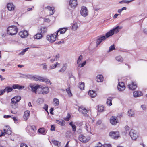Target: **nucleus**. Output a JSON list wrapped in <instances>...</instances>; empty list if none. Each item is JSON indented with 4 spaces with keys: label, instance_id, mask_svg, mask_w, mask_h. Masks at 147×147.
Masks as SVG:
<instances>
[{
    "label": "nucleus",
    "instance_id": "obj_1",
    "mask_svg": "<svg viewBox=\"0 0 147 147\" xmlns=\"http://www.w3.org/2000/svg\"><path fill=\"white\" fill-rule=\"evenodd\" d=\"M121 28V27L117 26L107 33L105 35L100 36L96 40V44L97 45H99L102 41L105 40L109 37L113 35L114 33L116 34L118 33L119 32V30Z\"/></svg>",
    "mask_w": 147,
    "mask_h": 147
},
{
    "label": "nucleus",
    "instance_id": "obj_2",
    "mask_svg": "<svg viewBox=\"0 0 147 147\" xmlns=\"http://www.w3.org/2000/svg\"><path fill=\"white\" fill-rule=\"evenodd\" d=\"M8 34L11 35L16 34L18 32L17 27L14 26H12L9 27L7 30Z\"/></svg>",
    "mask_w": 147,
    "mask_h": 147
},
{
    "label": "nucleus",
    "instance_id": "obj_3",
    "mask_svg": "<svg viewBox=\"0 0 147 147\" xmlns=\"http://www.w3.org/2000/svg\"><path fill=\"white\" fill-rule=\"evenodd\" d=\"M58 35L55 32L50 35H49L47 36V39L50 43H53L58 38L57 37Z\"/></svg>",
    "mask_w": 147,
    "mask_h": 147
},
{
    "label": "nucleus",
    "instance_id": "obj_4",
    "mask_svg": "<svg viewBox=\"0 0 147 147\" xmlns=\"http://www.w3.org/2000/svg\"><path fill=\"white\" fill-rule=\"evenodd\" d=\"M129 135L133 140H136L138 137V134L136 131L132 129L129 132Z\"/></svg>",
    "mask_w": 147,
    "mask_h": 147
},
{
    "label": "nucleus",
    "instance_id": "obj_5",
    "mask_svg": "<svg viewBox=\"0 0 147 147\" xmlns=\"http://www.w3.org/2000/svg\"><path fill=\"white\" fill-rule=\"evenodd\" d=\"M41 86L39 85H34L32 84H30L29 86V88L31 89L32 91L34 93L36 94V90L38 88H40Z\"/></svg>",
    "mask_w": 147,
    "mask_h": 147
},
{
    "label": "nucleus",
    "instance_id": "obj_6",
    "mask_svg": "<svg viewBox=\"0 0 147 147\" xmlns=\"http://www.w3.org/2000/svg\"><path fill=\"white\" fill-rule=\"evenodd\" d=\"M80 13L83 17H85L88 14V11L86 7L82 6L81 7L80 11Z\"/></svg>",
    "mask_w": 147,
    "mask_h": 147
},
{
    "label": "nucleus",
    "instance_id": "obj_7",
    "mask_svg": "<svg viewBox=\"0 0 147 147\" xmlns=\"http://www.w3.org/2000/svg\"><path fill=\"white\" fill-rule=\"evenodd\" d=\"M109 134L112 138L115 140L120 137L119 132L118 131L110 132Z\"/></svg>",
    "mask_w": 147,
    "mask_h": 147
},
{
    "label": "nucleus",
    "instance_id": "obj_8",
    "mask_svg": "<svg viewBox=\"0 0 147 147\" xmlns=\"http://www.w3.org/2000/svg\"><path fill=\"white\" fill-rule=\"evenodd\" d=\"M78 111L79 112L84 114L85 116H88L87 114L88 110L83 107H79L78 108Z\"/></svg>",
    "mask_w": 147,
    "mask_h": 147
},
{
    "label": "nucleus",
    "instance_id": "obj_9",
    "mask_svg": "<svg viewBox=\"0 0 147 147\" xmlns=\"http://www.w3.org/2000/svg\"><path fill=\"white\" fill-rule=\"evenodd\" d=\"M78 139L80 141L84 143L87 142L90 139L89 138H86L83 134L80 135L79 136Z\"/></svg>",
    "mask_w": 147,
    "mask_h": 147
},
{
    "label": "nucleus",
    "instance_id": "obj_10",
    "mask_svg": "<svg viewBox=\"0 0 147 147\" xmlns=\"http://www.w3.org/2000/svg\"><path fill=\"white\" fill-rule=\"evenodd\" d=\"M7 126H6L5 127V128L3 129L4 132H3L2 130H1V134L0 135V137L1 136H2L5 135V134L10 135L11 134V129L9 130L8 129V131H7Z\"/></svg>",
    "mask_w": 147,
    "mask_h": 147
},
{
    "label": "nucleus",
    "instance_id": "obj_11",
    "mask_svg": "<svg viewBox=\"0 0 147 147\" xmlns=\"http://www.w3.org/2000/svg\"><path fill=\"white\" fill-rule=\"evenodd\" d=\"M110 123L113 125H116L118 123L119 121L117 117H116L112 116L110 119Z\"/></svg>",
    "mask_w": 147,
    "mask_h": 147
},
{
    "label": "nucleus",
    "instance_id": "obj_12",
    "mask_svg": "<svg viewBox=\"0 0 147 147\" xmlns=\"http://www.w3.org/2000/svg\"><path fill=\"white\" fill-rule=\"evenodd\" d=\"M69 5L71 8H75L77 5V0H70Z\"/></svg>",
    "mask_w": 147,
    "mask_h": 147
},
{
    "label": "nucleus",
    "instance_id": "obj_13",
    "mask_svg": "<svg viewBox=\"0 0 147 147\" xmlns=\"http://www.w3.org/2000/svg\"><path fill=\"white\" fill-rule=\"evenodd\" d=\"M42 90V92H38L39 94H46L49 92V88L47 87H44L40 86V88Z\"/></svg>",
    "mask_w": 147,
    "mask_h": 147
},
{
    "label": "nucleus",
    "instance_id": "obj_14",
    "mask_svg": "<svg viewBox=\"0 0 147 147\" xmlns=\"http://www.w3.org/2000/svg\"><path fill=\"white\" fill-rule=\"evenodd\" d=\"M19 35L21 38H25L28 36V33L27 31L24 30L20 32Z\"/></svg>",
    "mask_w": 147,
    "mask_h": 147
},
{
    "label": "nucleus",
    "instance_id": "obj_15",
    "mask_svg": "<svg viewBox=\"0 0 147 147\" xmlns=\"http://www.w3.org/2000/svg\"><path fill=\"white\" fill-rule=\"evenodd\" d=\"M118 90L120 91H123L125 89V87L124 83L121 82L119 83L117 87Z\"/></svg>",
    "mask_w": 147,
    "mask_h": 147
},
{
    "label": "nucleus",
    "instance_id": "obj_16",
    "mask_svg": "<svg viewBox=\"0 0 147 147\" xmlns=\"http://www.w3.org/2000/svg\"><path fill=\"white\" fill-rule=\"evenodd\" d=\"M21 99L20 96H15L13 97L11 99V103H17L19 102Z\"/></svg>",
    "mask_w": 147,
    "mask_h": 147
},
{
    "label": "nucleus",
    "instance_id": "obj_17",
    "mask_svg": "<svg viewBox=\"0 0 147 147\" xmlns=\"http://www.w3.org/2000/svg\"><path fill=\"white\" fill-rule=\"evenodd\" d=\"M67 28H59L57 31L56 34L58 35L59 32H60V34H64L66 31L67 30Z\"/></svg>",
    "mask_w": 147,
    "mask_h": 147
},
{
    "label": "nucleus",
    "instance_id": "obj_18",
    "mask_svg": "<svg viewBox=\"0 0 147 147\" xmlns=\"http://www.w3.org/2000/svg\"><path fill=\"white\" fill-rule=\"evenodd\" d=\"M84 128L86 129L87 131L89 133H92V130L91 129L90 126L88 123H86L84 127Z\"/></svg>",
    "mask_w": 147,
    "mask_h": 147
},
{
    "label": "nucleus",
    "instance_id": "obj_19",
    "mask_svg": "<svg viewBox=\"0 0 147 147\" xmlns=\"http://www.w3.org/2000/svg\"><path fill=\"white\" fill-rule=\"evenodd\" d=\"M46 8L48 11L49 15H52L54 14L55 12L54 7H51L49 6H48Z\"/></svg>",
    "mask_w": 147,
    "mask_h": 147
},
{
    "label": "nucleus",
    "instance_id": "obj_20",
    "mask_svg": "<svg viewBox=\"0 0 147 147\" xmlns=\"http://www.w3.org/2000/svg\"><path fill=\"white\" fill-rule=\"evenodd\" d=\"M30 112L28 110L25 111L24 112L23 117L24 119L26 121L29 118L30 116Z\"/></svg>",
    "mask_w": 147,
    "mask_h": 147
},
{
    "label": "nucleus",
    "instance_id": "obj_21",
    "mask_svg": "<svg viewBox=\"0 0 147 147\" xmlns=\"http://www.w3.org/2000/svg\"><path fill=\"white\" fill-rule=\"evenodd\" d=\"M67 67V63H65L63 64L62 67L58 71L59 72L63 73L66 69Z\"/></svg>",
    "mask_w": 147,
    "mask_h": 147
},
{
    "label": "nucleus",
    "instance_id": "obj_22",
    "mask_svg": "<svg viewBox=\"0 0 147 147\" xmlns=\"http://www.w3.org/2000/svg\"><path fill=\"white\" fill-rule=\"evenodd\" d=\"M25 87L23 86H21L18 84H14L12 86V88L14 89H17L19 90H22Z\"/></svg>",
    "mask_w": 147,
    "mask_h": 147
},
{
    "label": "nucleus",
    "instance_id": "obj_23",
    "mask_svg": "<svg viewBox=\"0 0 147 147\" xmlns=\"http://www.w3.org/2000/svg\"><path fill=\"white\" fill-rule=\"evenodd\" d=\"M104 78L102 75H98L96 78V80L98 82H101L103 80Z\"/></svg>",
    "mask_w": 147,
    "mask_h": 147
},
{
    "label": "nucleus",
    "instance_id": "obj_24",
    "mask_svg": "<svg viewBox=\"0 0 147 147\" xmlns=\"http://www.w3.org/2000/svg\"><path fill=\"white\" fill-rule=\"evenodd\" d=\"M7 7L9 10L11 11L14 9L15 6L12 3H10L7 4Z\"/></svg>",
    "mask_w": 147,
    "mask_h": 147
},
{
    "label": "nucleus",
    "instance_id": "obj_25",
    "mask_svg": "<svg viewBox=\"0 0 147 147\" xmlns=\"http://www.w3.org/2000/svg\"><path fill=\"white\" fill-rule=\"evenodd\" d=\"M133 94L134 96L135 97L141 96L143 95L142 92L139 91H134V92Z\"/></svg>",
    "mask_w": 147,
    "mask_h": 147
},
{
    "label": "nucleus",
    "instance_id": "obj_26",
    "mask_svg": "<svg viewBox=\"0 0 147 147\" xmlns=\"http://www.w3.org/2000/svg\"><path fill=\"white\" fill-rule=\"evenodd\" d=\"M129 88L132 90H134L137 88V86L136 84H135L134 82H132V84L128 85Z\"/></svg>",
    "mask_w": 147,
    "mask_h": 147
},
{
    "label": "nucleus",
    "instance_id": "obj_27",
    "mask_svg": "<svg viewBox=\"0 0 147 147\" xmlns=\"http://www.w3.org/2000/svg\"><path fill=\"white\" fill-rule=\"evenodd\" d=\"M88 94L92 98L95 97L96 95V92L93 90H90L88 92Z\"/></svg>",
    "mask_w": 147,
    "mask_h": 147
},
{
    "label": "nucleus",
    "instance_id": "obj_28",
    "mask_svg": "<svg viewBox=\"0 0 147 147\" xmlns=\"http://www.w3.org/2000/svg\"><path fill=\"white\" fill-rule=\"evenodd\" d=\"M78 87L81 90H84V83L83 82H79L78 84Z\"/></svg>",
    "mask_w": 147,
    "mask_h": 147
},
{
    "label": "nucleus",
    "instance_id": "obj_29",
    "mask_svg": "<svg viewBox=\"0 0 147 147\" xmlns=\"http://www.w3.org/2000/svg\"><path fill=\"white\" fill-rule=\"evenodd\" d=\"M51 142L53 144L58 147L60 146L61 144V143L60 142L54 140H52L51 141Z\"/></svg>",
    "mask_w": 147,
    "mask_h": 147
},
{
    "label": "nucleus",
    "instance_id": "obj_30",
    "mask_svg": "<svg viewBox=\"0 0 147 147\" xmlns=\"http://www.w3.org/2000/svg\"><path fill=\"white\" fill-rule=\"evenodd\" d=\"M47 31V28L45 27H41L39 30V32L42 34L46 33Z\"/></svg>",
    "mask_w": 147,
    "mask_h": 147
},
{
    "label": "nucleus",
    "instance_id": "obj_31",
    "mask_svg": "<svg viewBox=\"0 0 147 147\" xmlns=\"http://www.w3.org/2000/svg\"><path fill=\"white\" fill-rule=\"evenodd\" d=\"M53 103L54 106H57L59 103V100L58 99L55 98L53 99Z\"/></svg>",
    "mask_w": 147,
    "mask_h": 147
},
{
    "label": "nucleus",
    "instance_id": "obj_32",
    "mask_svg": "<svg viewBox=\"0 0 147 147\" xmlns=\"http://www.w3.org/2000/svg\"><path fill=\"white\" fill-rule=\"evenodd\" d=\"M113 99V97H109L107 100V104L108 105L110 106L112 105V100Z\"/></svg>",
    "mask_w": 147,
    "mask_h": 147
},
{
    "label": "nucleus",
    "instance_id": "obj_33",
    "mask_svg": "<svg viewBox=\"0 0 147 147\" xmlns=\"http://www.w3.org/2000/svg\"><path fill=\"white\" fill-rule=\"evenodd\" d=\"M43 36L42 34H41V33H40L37 34L34 36V37L35 39H40Z\"/></svg>",
    "mask_w": 147,
    "mask_h": 147
},
{
    "label": "nucleus",
    "instance_id": "obj_34",
    "mask_svg": "<svg viewBox=\"0 0 147 147\" xmlns=\"http://www.w3.org/2000/svg\"><path fill=\"white\" fill-rule=\"evenodd\" d=\"M12 87L7 86L4 89L5 92L7 91V93L10 92L13 90Z\"/></svg>",
    "mask_w": 147,
    "mask_h": 147
},
{
    "label": "nucleus",
    "instance_id": "obj_35",
    "mask_svg": "<svg viewBox=\"0 0 147 147\" xmlns=\"http://www.w3.org/2000/svg\"><path fill=\"white\" fill-rule=\"evenodd\" d=\"M38 132L41 134H45L46 133V130L44 128H40L38 130Z\"/></svg>",
    "mask_w": 147,
    "mask_h": 147
},
{
    "label": "nucleus",
    "instance_id": "obj_36",
    "mask_svg": "<svg viewBox=\"0 0 147 147\" xmlns=\"http://www.w3.org/2000/svg\"><path fill=\"white\" fill-rule=\"evenodd\" d=\"M57 123L61 126H64L65 125V123L64 121L62 120H57Z\"/></svg>",
    "mask_w": 147,
    "mask_h": 147
},
{
    "label": "nucleus",
    "instance_id": "obj_37",
    "mask_svg": "<svg viewBox=\"0 0 147 147\" xmlns=\"http://www.w3.org/2000/svg\"><path fill=\"white\" fill-rule=\"evenodd\" d=\"M69 125H70L71 126L72 128L73 131L74 132L76 131V127L75 125L73 124V122H70L69 123Z\"/></svg>",
    "mask_w": 147,
    "mask_h": 147
},
{
    "label": "nucleus",
    "instance_id": "obj_38",
    "mask_svg": "<svg viewBox=\"0 0 147 147\" xmlns=\"http://www.w3.org/2000/svg\"><path fill=\"white\" fill-rule=\"evenodd\" d=\"M128 116L130 117L134 116V113L133 111L131 109L128 111Z\"/></svg>",
    "mask_w": 147,
    "mask_h": 147
},
{
    "label": "nucleus",
    "instance_id": "obj_39",
    "mask_svg": "<svg viewBox=\"0 0 147 147\" xmlns=\"http://www.w3.org/2000/svg\"><path fill=\"white\" fill-rule=\"evenodd\" d=\"M97 109L98 111H102L104 110V107L103 106L99 105L98 106Z\"/></svg>",
    "mask_w": 147,
    "mask_h": 147
},
{
    "label": "nucleus",
    "instance_id": "obj_40",
    "mask_svg": "<svg viewBox=\"0 0 147 147\" xmlns=\"http://www.w3.org/2000/svg\"><path fill=\"white\" fill-rule=\"evenodd\" d=\"M116 59L119 62H122L123 61V58L120 56L117 57H116Z\"/></svg>",
    "mask_w": 147,
    "mask_h": 147
},
{
    "label": "nucleus",
    "instance_id": "obj_41",
    "mask_svg": "<svg viewBox=\"0 0 147 147\" xmlns=\"http://www.w3.org/2000/svg\"><path fill=\"white\" fill-rule=\"evenodd\" d=\"M11 105L13 109H16L18 107V104L17 103H11Z\"/></svg>",
    "mask_w": 147,
    "mask_h": 147
},
{
    "label": "nucleus",
    "instance_id": "obj_42",
    "mask_svg": "<svg viewBox=\"0 0 147 147\" xmlns=\"http://www.w3.org/2000/svg\"><path fill=\"white\" fill-rule=\"evenodd\" d=\"M66 91L69 97H71L72 96V94L69 88H68L66 89Z\"/></svg>",
    "mask_w": 147,
    "mask_h": 147
},
{
    "label": "nucleus",
    "instance_id": "obj_43",
    "mask_svg": "<svg viewBox=\"0 0 147 147\" xmlns=\"http://www.w3.org/2000/svg\"><path fill=\"white\" fill-rule=\"evenodd\" d=\"M43 82H45L47 84H51V82L49 79L47 78H44Z\"/></svg>",
    "mask_w": 147,
    "mask_h": 147
},
{
    "label": "nucleus",
    "instance_id": "obj_44",
    "mask_svg": "<svg viewBox=\"0 0 147 147\" xmlns=\"http://www.w3.org/2000/svg\"><path fill=\"white\" fill-rule=\"evenodd\" d=\"M22 76L23 78H30L31 77V75L28 74H22Z\"/></svg>",
    "mask_w": 147,
    "mask_h": 147
},
{
    "label": "nucleus",
    "instance_id": "obj_45",
    "mask_svg": "<svg viewBox=\"0 0 147 147\" xmlns=\"http://www.w3.org/2000/svg\"><path fill=\"white\" fill-rule=\"evenodd\" d=\"M78 28V26L77 23H75L73 25L72 29L74 30H76Z\"/></svg>",
    "mask_w": 147,
    "mask_h": 147
},
{
    "label": "nucleus",
    "instance_id": "obj_46",
    "mask_svg": "<svg viewBox=\"0 0 147 147\" xmlns=\"http://www.w3.org/2000/svg\"><path fill=\"white\" fill-rule=\"evenodd\" d=\"M82 59V55H81L78 58V59L77 61V64H78V65H80V64L79 63L80 62V61H81Z\"/></svg>",
    "mask_w": 147,
    "mask_h": 147
},
{
    "label": "nucleus",
    "instance_id": "obj_47",
    "mask_svg": "<svg viewBox=\"0 0 147 147\" xmlns=\"http://www.w3.org/2000/svg\"><path fill=\"white\" fill-rule=\"evenodd\" d=\"M115 49V48L114 47V45H112L109 47V52Z\"/></svg>",
    "mask_w": 147,
    "mask_h": 147
},
{
    "label": "nucleus",
    "instance_id": "obj_48",
    "mask_svg": "<svg viewBox=\"0 0 147 147\" xmlns=\"http://www.w3.org/2000/svg\"><path fill=\"white\" fill-rule=\"evenodd\" d=\"M86 63V61H85L82 64H80V65H78V67H82L84 66Z\"/></svg>",
    "mask_w": 147,
    "mask_h": 147
},
{
    "label": "nucleus",
    "instance_id": "obj_49",
    "mask_svg": "<svg viewBox=\"0 0 147 147\" xmlns=\"http://www.w3.org/2000/svg\"><path fill=\"white\" fill-rule=\"evenodd\" d=\"M70 115L69 114H68L67 115V116L64 119L66 121H68L69 120L70 118Z\"/></svg>",
    "mask_w": 147,
    "mask_h": 147
},
{
    "label": "nucleus",
    "instance_id": "obj_50",
    "mask_svg": "<svg viewBox=\"0 0 147 147\" xmlns=\"http://www.w3.org/2000/svg\"><path fill=\"white\" fill-rule=\"evenodd\" d=\"M43 109L48 113V112L47 111L48 106V105L47 104H45L44 105L43 107Z\"/></svg>",
    "mask_w": 147,
    "mask_h": 147
},
{
    "label": "nucleus",
    "instance_id": "obj_51",
    "mask_svg": "<svg viewBox=\"0 0 147 147\" xmlns=\"http://www.w3.org/2000/svg\"><path fill=\"white\" fill-rule=\"evenodd\" d=\"M44 78L40 77L39 76H38V80L40 81H42L43 82L44 80Z\"/></svg>",
    "mask_w": 147,
    "mask_h": 147
},
{
    "label": "nucleus",
    "instance_id": "obj_52",
    "mask_svg": "<svg viewBox=\"0 0 147 147\" xmlns=\"http://www.w3.org/2000/svg\"><path fill=\"white\" fill-rule=\"evenodd\" d=\"M38 76H33L32 79L35 81H38Z\"/></svg>",
    "mask_w": 147,
    "mask_h": 147
},
{
    "label": "nucleus",
    "instance_id": "obj_53",
    "mask_svg": "<svg viewBox=\"0 0 147 147\" xmlns=\"http://www.w3.org/2000/svg\"><path fill=\"white\" fill-rule=\"evenodd\" d=\"M104 147H111V146L110 144H105L103 145Z\"/></svg>",
    "mask_w": 147,
    "mask_h": 147
},
{
    "label": "nucleus",
    "instance_id": "obj_54",
    "mask_svg": "<svg viewBox=\"0 0 147 147\" xmlns=\"http://www.w3.org/2000/svg\"><path fill=\"white\" fill-rule=\"evenodd\" d=\"M31 129L32 130L34 131L36 130V127L35 126H32L31 127Z\"/></svg>",
    "mask_w": 147,
    "mask_h": 147
},
{
    "label": "nucleus",
    "instance_id": "obj_55",
    "mask_svg": "<svg viewBox=\"0 0 147 147\" xmlns=\"http://www.w3.org/2000/svg\"><path fill=\"white\" fill-rule=\"evenodd\" d=\"M141 107L143 110H145L146 109V106L145 105H142L141 106Z\"/></svg>",
    "mask_w": 147,
    "mask_h": 147
},
{
    "label": "nucleus",
    "instance_id": "obj_56",
    "mask_svg": "<svg viewBox=\"0 0 147 147\" xmlns=\"http://www.w3.org/2000/svg\"><path fill=\"white\" fill-rule=\"evenodd\" d=\"M12 119H13L15 122V123H18V121L17 119L15 117H13L12 118Z\"/></svg>",
    "mask_w": 147,
    "mask_h": 147
},
{
    "label": "nucleus",
    "instance_id": "obj_57",
    "mask_svg": "<svg viewBox=\"0 0 147 147\" xmlns=\"http://www.w3.org/2000/svg\"><path fill=\"white\" fill-rule=\"evenodd\" d=\"M5 92L4 90H0V96L2 95Z\"/></svg>",
    "mask_w": 147,
    "mask_h": 147
},
{
    "label": "nucleus",
    "instance_id": "obj_58",
    "mask_svg": "<svg viewBox=\"0 0 147 147\" xmlns=\"http://www.w3.org/2000/svg\"><path fill=\"white\" fill-rule=\"evenodd\" d=\"M20 147H28L27 145L24 143H22L21 144Z\"/></svg>",
    "mask_w": 147,
    "mask_h": 147
},
{
    "label": "nucleus",
    "instance_id": "obj_59",
    "mask_svg": "<svg viewBox=\"0 0 147 147\" xmlns=\"http://www.w3.org/2000/svg\"><path fill=\"white\" fill-rule=\"evenodd\" d=\"M43 66V68L44 70H46L47 69V65L45 63H44L42 64Z\"/></svg>",
    "mask_w": 147,
    "mask_h": 147
},
{
    "label": "nucleus",
    "instance_id": "obj_60",
    "mask_svg": "<svg viewBox=\"0 0 147 147\" xmlns=\"http://www.w3.org/2000/svg\"><path fill=\"white\" fill-rule=\"evenodd\" d=\"M51 131H54L55 130V127L53 125H51Z\"/></svg>",
    "mask_w": 147,
    "mask_h": 147
},
{
    "label": "nucleus",
    "instance_id": "obj_61",
    "mask_svg": "<svg viewBox=\"0 0 147 147\" xmlns=\"http://www.w3.org/2000/svg\"><path fill=\"white\" fill-rule=\"evenodd\" d=\"M60 57V55L59 54H58L56 55L55 57H54V58L56 59L57 60V59H59Z\"/></svg>",
    "mask_w": 147,
    "mask_h": 147
},
{
    "label": "nucleus",
    "instance_id": "obj_62",
    "mask_svg": "<svg viewBox=\"0 0 147 147\" xmlns=\"http://www.w3.org/2000/svg\"><path fill=\"white\" fill-rule=\"evenodd\" d=\"M54 67L55 68L58 65H60V64L58 63L57 62L55 63L54 65Z\"/></svg>",
    "mask_w": 147,
    "mask_h": 147
},
{
    "label": "nucleus",
    "instance_id": "obj_63",
    "mask_svg": "<svg viewBox=\"0 0 147 147\" xmlns=\"http://www.w3.org/2000/svg\"><path fill=\"white\" fill-rule=\"evenodd\" d=\"M102 123V121L100 120H98L96 123V124L97 125H100V124H101Z\"/></svg>",
    "mask_w": 147,
    "mask_h": 147
},
{
    "label": "nucleus",
    "instance_id": "obj_64",
    "mask_svg": "<svg viewBox=\"0 0 147 147\" xmlns=\"http://www.w3.org/2000/svg\"><path fill=\"white\" fill-rule=\"evenodd\" d=\"M143 32L144 34H147V28H145L143 30Z\"/></svg>",
    "mask_w": 147,
    "mask_h": 147
}]
</instances>
